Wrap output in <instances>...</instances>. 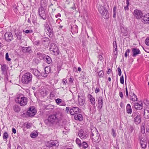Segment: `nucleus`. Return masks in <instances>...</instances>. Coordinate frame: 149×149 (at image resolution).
Wrapping results in <instances>:
<instances>
[{
  "label": "nucleus",
  "instance_id": "nucleus-29",
  "mask_svg": "<svg viewBox=\"0 0 149 149\" xmlns=\"http://www.w3.org/2000/svg\"><path fill=\"white\" fill-rule=\"evenodd\" d=\"M32 72L33 74L37 77H38L40 74L39 71L36 69H32Z\"/></svg>",
  "mask_w": 149,
  "mask_h": 149
},
{
  "label": "nucleus",
  "instance_id": "nucleus-24",
  "mask_svg": "<svg viewBox=\"0 0 149 149\" xmlns=\"http://www.w3.org/2000/svg\"><path fill=\"white\" fill-rule=\"evenodd\" d=\"M51 68L49 66H47L46 67L45 69V73L42 74V76L44 77H46L48 74L49 73L51 72Z\"/></svg>",
  "mask_w": 149,
  "mask_h": 149
},
{
  "label": "nucleus",
  "instance_id": "nucleus-13",
  "mask_svg": "<svg viewBox=\"0 0 149 149\" xmlns=\"http://www.w3.org/2000/svg\"><path fill=\"white\" fill-rule=\"evenodd\" d=\"M39 14L41 19L44 20L46 19V15L44 8L42 7L39 8Z\"/></svg>",
  "mask_w": 149,
  "mask_h": 149
},
{
  "label": "nucleus",
  "instance_id": "nucleus-7",
  "mask_svg": "<svg viewBox=\"0 0 149 149\" xmlns=\"http://www.w3.org/2000/svg\"><path fill=\"white\" fill-rule=\"evenodd\" d=\"M51 52H52L54 55H58L59 54L58 49L56 45L54 43H52L49 48Z\"/></svg>",
  "mask_w": 149,
  "mask_h": 149
},
{
  "label": "nucleus",
  "instance_id": "nucleus-4",
  "mask_svg": "<svg viewBox=\"0 0 149 149\" xmlns=\"http://www.w3.org/2000/svg\"><path fill=\"white\" fill-rule=\"evenodd\" d=\"M32 75L31 73L28 72L24 74L22 78L21 81L24 84H28L31 82L32 80Z\"/></svg>",
  "mask_w": 149,
  "mask_h": 149
},
{
  "label": "nucleus",
  "instance_id": "nucleus-9",
  "mask_svg": "<svg viewBox=\"0 0 149 149\" xmlns=\"http://www.w3.org/2000/svg\"><path fill=\"white\" fill-rule=\"evenodd\" d=\"M3 39L8 42H10L13 39V36L10 32H6L4 36Z\"/></svg>",
  "mask_w": 149,
  "mask_h": 149
},
{
  "label": "nucleus",
  "instance_id": "nucleus-14",
  "mask_svg": "<svg viewBox=\"0 0 149 149\" xmlns=\"http://www.w3.org/2000/svg\"><path fill=\"white\" fill-rule=\"evenodd\" d=\"M132 116L133 117H134V121L136 124H138L141 122V117L139 114L134 113H133Z\"/></svg>",
  "mask_w": 149,
  "mask_h": 149
},
{
  "label": "nucleus",
  "instance_id": "nucleus-48",
  "mask_svg": "<svg viewBox=\"0 0 149 149\" xmlns=\"http://www.w3.org/2000/svg\"><path fill=\"white\" fill-rule=\"evenodd\" d=\"M117 47H115V48H114V50L113 52V55H116H116L117 54Z\"/></svg>",
  "mask_w": 149,
  "mask_h": 149
},
{
  "label": "nucleus",
  "instance_id": "nucleus-55",
  "mask_svg": "<svg viewBox=\"0 0 149 149\" xmlns=\"http://www.w3.org/2000/svg\"><path fill=\"white\" fill-rule=\"evenodd\" d=\"M32 125L31 123H28L26 125V127L27 129H29L31 127Z\"/></svg>",
  "mask_w": 149,
  "mask_h": 149
},
{
  "label": "nucleus",
  "instance_id": "nucleus-20",
  "mask_svg": "<svg viewBox=\"0 0 149 149\" xmlns=\"http://www.w3.org/2000/svg\"><path fill=\"white\" fill-rule=\"evenodd\" d=\"M55 101L58 105L63 106H66L65 102L61 99L57 98L56 99Z\"/></svg>",
  "mask_w": 149,
  "mask_h": 149
},
{
  "label": "nucleus",
  "instance_id": "nucleus-8",
  "mask_svg": "<svg viewBox=\"0 0 149 149\" xmlns=\"http://www.w3.org/2000/svg\"><path fill=\"white\" fill-rule=\"evenodd\" d=\"M36 112V111L35 107H31L27 111L26 115L29 116H33L35 115Z\"/></svg>",
  "mask_w": 149,
  "mask_h": 149
},
{
  "label": "nucleus",
  "instance_id": "nucleus-63",
  "mask_svg": "<svg viewBox=\"0 0 149 149\" xmlns=\"http://www.w3.org/2000/svg\"><path fill=\"white\" fill-rule=\"evenodd\" d=\"M99 59L100 60V61H101L103 59L102 56L101 55H100L99 56Z\"/></svg>",
  "mask_w": 149,
  "mask_h": 149
},
{
  "label": "nucleus",
  "instance_id": "nucleus-39",
  "mask_svg": "<svg viewBox=\"0 0 149 149\" xmlns=\"http://www.w3.org/2000/svg\"><path fill=\"white\" fill-rule=\"evenodd\" d=\"M98 76L100 77H103L104 75L103 71L102 70H100L98 73Z\"/></svg>",
  "mask_w": 149,
  "mask_h": 149
},
{
  "label": "nucleus",
  "instance_id": "nucleus-41",
  "mask_svg": "<svg viewBox=\"0 0 149 149\" xmlns=\"http://www.w3.org/2000/svg\"><path fill=\"white\" fill-rule=\"evenodd\" d=\"M46 30H47V31H48V33L50 34V35H51V34L52 33V29L49 26L47 27L46 28Z\"/></svg>",
  "mask_w": 149,
  "mask_h": 149
},
{
  "label": "nucleus",
  "instance_id": "nucleus-3",
  "mask_svg": "<svg viewBox=\"0 0 149 149\" xmlns=\"http://www.w3.org/2000/svg\"><path fill=\"white\" fill-rule=\"evenodd\" d=\"M91 132L92 140L95 142H99L101 140V138L96 129L95 128L92 129Z\"/></svg>",
  "mask_w": 149,
  "mask_h": 149
},
{
  "label": "nucleus",
  "instance_id": "nucleus-1",
  "mask_svg": "<svg viewBox=\"0 0 149 149\" xmlns=\"http://www.w3.org/2000/svg\"><path fill=\"white\" fill-rule=\"evenodd\" d=\"M27 100L28 98L22 94L17 95L15 99V102L19 104L22 107L26 105L28 102Z\"/></svg>",
  "mask_w": 149,
  "mask_h": 149
},
{
  "label": "nucleus",
  "instance_id": "nucleus-57",
  "mask_svg": "<svg viewBox=\"0 0 149 149\" xmlns=\"http://www.w3.org/2000/svg\"><path fill=\"white\" fill-rule=\"evenodd\" d=\"M85 78L84 76L83 75H80V76L79 77V79L81 81H83Z\"/></svg>",
  "mask_w": 149,
  "mask_h": 149
},
{
  "label": "nucleus",
  "instance_id": "nucleus-64",
  "mask_svg": "<svg viewBox=\"0 0 149 149\" xmlns=\"http://www.w3.org/2000/svg\"><path fill=\"white\" fill-rule=\"evenodd\" d=\"M12 131L14 134H15L16 133V130L14 128H12Z\"/></svg>",
  "mask_w": 149,
  "mask_h": 149
},
{
  "label": "nucleus",
  "instance_id": "nucleus-15",
  "mask_svg": "<svg viewBox=\"0 0 149 149\" xmlns=\"http://www.w3.org/2000/svg\"><path fill=\"white\" fill-rule=\"evenodd\" d=\"M80 109L78 107H74L70 109V113L72 115L78 114L80 111Z\"/></svg>",
  "mask_w": 149,
  "mask_h": 149
},
{
  "label": "nucleus",
  "instance_id": "nucleus-23",
  "mask_svg": "<svg viewBox=\"0 0 149 149\" xmlns=\"http://www.w3.org/2000/svg\"><path fill=\"white\" fill-rule=\"evenodd\" d=\"M130 99L133 101H136L137 100V96L134 93L130 92Z\"/></svg>",
  "mask_w": 149,
  "mask_h": 149
},
{
  "label": "nucleus",
  "instance_id": "nucleus-36",
  "mask_svg": "<svg viewBox=\"0 0 149 149\" xmlns=\"http://www.w3.org/2000/svg\"><path fill=\"white\" fill-rule=\"evenodd\" d=\"M15 35L18 40H20L21 39V38L22 37V32H17L15 33Z\"/></svg>",
  "mask_w": 149,
  "mask_h": 149
},
{
  "label": "nucleus",
  "instance_id": "nucleus-54",
  "mask_svg": "<svg viewBox=\"0 0 149 149\" xmlns=\"http://www.w3.org/2000/svg\"><path fill=\"white\" fill-rule=\"evenodd\" d=\"M130 52V49H127L125 53V57H127V53H129Z\"/></svg>",
  "mask_w": 149,
  "mask_h": 149
},
{
  "label": "nucleus",
  "instance_id": "nucleus-26",
  "mask_svg": "<svg viewBox=\"0 0 149 149\" xmlns=\"http://www.w3.org/2000/svg\"><path fill=\"white\" fill-rule=\"evenodd\" d=\"M1 69L2 74H5L7 72L8 67L6 65H1Z\"/></svg>",
  "mask_w": 149,
  "mask_h": 149
},
{
  "label": "nucleus",
  "instance_id": "nucleus-11",
  "mask_svg": "<svg viewBox=\"0 0 149 149\" xmlns=\"http://www.w3.org/2000/svg\"><path fill=\"white\" fill-rule=\"evenodd\" d=\"M45 145L47 147H49L56 146L59 145V143L57 141L51 140L46 142Z\"/></svg>",
  "mask_w": 149,
  "mask_h": 149
},
{
  "label": "nucleus",
  "instance_id": "nucleus-25",
  "mask_svg": "<svg viewBox=\"0 0 149 149\" xmlns=\"http://www.w3.org/2000/svg\"><path fill=\"white\" fill-rule=\"evenodd\" d=\"M98 108L100 111L102 108L103 105V99L101 97H99L98 99Z\"/></svg>",
  "mask_w": 149,
  "mask_h": 149
},
{
  "label": "nucleus",
  "instance_id": "nucleus-34",
  "mask_svg": "<svg viewBox=\"0 0 149 149\" xmlns=\"http://www.w3.org/2000/svg\"><path fill=\"white\" fill-rule=\"evenodd\" d=\"M144 116L146 119L149 118V110H145L144 111Z\"/></svg>",
  "mask_w": 149,
  "mask_h": 149
},
{
  "label": "nucleus",
  "instance_id": "nucleus-46",
  "mask_svg": "<svg viewBox=\"0 0 149 149\" xmlns=\"http://www.w3.org/2000/svg\"><path fill=\"white\" fill-rule=\"evenodd\" d=\"M83 147L84 148H86L88 147V145L87 143L85 142H83L82 143Z\"/></svg>",
  "mask_w": 149,
  "mask_h": 149
},
{
  "label": "nucleus",
  "instance_id": "nucleus-50",
  "mask_svg": "<svg viewBox=\"0 0 149 149\" xmlns=\"http://www.w3.org/2000/svg\"><path fill=\"white\" fill-rule=\"evenodd\" d=\"M6 58L7 60L8 61H10L11 60L10 58H9L8 54V53H7L6 54Z\"/></svg>",
  "mask_w": 149,
  "mask_h": 149
},
{
  "label": "nucleus",
  "instance_id": "nucleus-28",
  "mask_svg": "<svg viewBox=\"0 0 149 149\" xmlns=\"http://www.w3.org/2000/svg\"><path fill=\"white\" fill-rule=\"evenodd\" d=\"M88 97L90 100V102L92 104L95 105V98L90 94L88 95Z\"/></svg>",
  "mask_w": 149,
  "mask_h": 149
},
{
  "label": "nucleus",
  "instance_id": "nucleus-16",
  "mask_svg": "<svg viewBox=\"0 0 149 149\" xmlns=\"http://www.w3.org/2000/svg\"><path fill=\"white\" fill-rule=\"evenodd\" d=\"M31 20L32 23L34 24H35V23H36L37 20L36 15H31L30 18H29L28 20V22L30 24H31Z\"/></svg>",
  "mask_w": 149,
  "mask_h": 149
},
{
  "label": "nucleus",
  "instance_id": "nucleus-5",
  "mask_svg": "<svg viewBox=\"0 0 149 149\" xmlns=\"http://www.w3.org/2000/svg\"><path fill=\"white\" fill-rule=\"evenodd\" d=\"M98 11L105 19H107L109 17V14L107 10L102 6H100L98 8Z\"/></svg>",
  "mask_w": 149,
  "mask_h": 149
},
{
  "label": "nucleus",
  "instance_id": "nucleus-33",
  "mask_svg": "<svg viewBox=\"0 0 149 149\" xmlns=\"http://www.w3.org/2000/svg\"><path fill=\"white\" fill-rule=\"evenodd\" d=\"M38 133L37 131H33L30 134V136L31 138H34L38 136Z\"/></svg>",
  "mask_w": 149,
  "mask_h": 149
},
{
  "label": "nucleus",
  "instance_id": "nucleus-31",
  "mask_svg": "<svg viewBox=\"0 0 149 149\" xmlns=\"http://www.w3.org/2000/svg\"><path fill=\"white\" fill-rule=\"evenodd\" d=\"M127 112L128 114H131L132 112V110L131 106L130 104H127L126 106Z\"/></svg>",
  "mask_w": 149,
  "mask_h": 149
},
{
  "label": "nucleus",
  "instance_id": "nucleus-18",
  "mask_svg": "<svg viewBox=\"0 0 149 149\" xmlns=\"http://www.w3.org/2000/svg\"><path fill=\"white\" fill-rule=\"evenodd\" d=\"M121 35L126 36L128 34L127 28L122 26L120 28Z\"/></svg>",
  "mask_w": 149,
  "mask_h": 149
},
{
  "label": "nucleus",
  "instance_id": "nucleus-44",
  "mask_svg": "<svg viewBox=\"0 0 149 149\" xmlns=\"http://www.w3.org/2000/svg\"><path fill=\"white\" fill-rule=\"evenodd\" d=\"M8 133L6 132H5L4 133L3 136V139H7L8 138Z\"/></svg>",
  "mask_w": 149,
  "mask_h": 149
},
{
  "label": "nucleus",
  "instance_id": "nucleus-51",
  "mask_svg": "<svg viewBox=\"0 0 149 149\" xmlns=\"http://www.w3.org/2000/svg\"><path fill=\"white\" fill-rule=\"evenodd\" d=\"M25 33H32L33 32V31L31 30H26L25 31H23Z\"/></svg>",
  "mask_w": 149,
  "mask_h": 149
},
{
  "label": "nucleus",
  "instance_id": "nucleus-43",
  "mask_svg": "<svg viewBox=\"0 0 149 149\" xmlns=\"http://www.w3.org/2000/svg\"><path fill=\"white\" fill-rule=\"evenodd\" d=\"M129 132L130 133H132L134 131V127L133 126H130L129 130Z\"/></svg>",
  "mask_w": 149,
  "mask_h": 149
},
{
  "label": "nucleus",
  "instance_id": "nucleus-53",
  "mask_svg": "<svg viewBox=\"0 0 149 149\" xmlns=\"http://www.w3.org/2000/svg\"><path fill=\"white\" fill-rule=\"evenodd\" d=\"M118 75L119 76H121V71L120 68L118 67Z\"/></svg>",
  "mask_w": 149,
  "mask_h": 149
},
{
  "label": "nucleus",
  "instance_id": "nucleus-42",
  "mask_svg": "<svg viewBox=\"0 0 149 149\" xmlns=\"http://www.w3.org/2000/svg\"><path fill=\"white\" fill-rule=\"evenodd\" d=\"M76 143L79 146H80L81 145V142L80 140L78 139L77 138L76 140Z\"/></svg>",
  "mask_w": 149,
  "mask_h": 149
},
{
  "label": "nucleus",
  "instance_id": "nucleus-19",
  "mask_svg": "<svg viewBox=\"0 0 149 149\" xmlns=\"http://www.w3.org/2000/svg\"><path fill=\"white\" fill-rule=\"evenodd\" d=\"M132 56L133 57H135L136 56L140 54L141 52L140 50L138 48H134L132 49Z\"/></svg>",
  "mask_w": 149,
  "mask_h": 149
},
{
  "label": "nucleus",
  "instance_id": "nucleus-60",
  "mask_svg": "<svg viewBox=\"0 0 149 149\" xmlns=\"http://www.w3.org/2000/svg\"><path fill=\"white\" fill-rule=\"evenodd\" d=\"M113 48L117 47V45L116 42V41H114L113 42Z\"/></svg>",
  "mask_w": 149,
  "mask_h": 149
},
{
  "label": "nucleus",
  "instance_id": "nucleus-32",
  "mask_svg": "<svg viewBox=\"0 0 149 149\" xmlns=\"http://www.w3.org/2000/svg\"><path fill=\"white\" fill-rule=\"evenodd\" d=\"M13 109L16 112H19L20 110V107L17 105H15L13 106Z\"/></svg>",
  "mask_w": 149,
  "mask_h": 149
},
{
  "label": "nucleus",
  "instance_id": "nucleus-37",
  "mask_svg": "<svg viewBox=\"0 0 149 149\" xmlns=\"http://www.w3.org/2000/svg\"><path fill=\"white\" fill-rule=\"evenodd\" d=\"M72 31H73L74 33H77L78 32V27L76 25L73 26L72 27Z\"/></svg>",
  "mask_w": 149,
  "mask_h": 149
},
{
  "label": "nucleus",
  "instance_id": "nucleus-30",
  "mask_svg": "<svg viewBox=\"0 0 149 149\" xmlns=\"http://www.w3.org/2000/svg\"><path fill=\"white\" fill-rule=\"evenodd\" d=\"M74 118L76 120H83V118L82 115L81 114H78L74 116Z\"/></svg>",
  "mask_w": 149,
  "mask_h": 149
},
{
  "label": "nucleus",
  "instance_id": "nucleus-49",
  "mask_svg": "<svg viewBox=\"0 0 149 149\" xmlns=\"http://www.w3.org/2000/svg\"><path fill=\"white\" fill-rule=\"evenodd\" d=\"M126 3L127 5L126 6H125L124 8L125 10H128L129 9L128 6L129 5V2L128 0H126Z\"/></svg>",
  "mask_w": 149,
  "mask_h": 149
},
{
  "label": "nucleus",
  "instance_id": "nucleus-59",
  "mask_svg": "<svg viewBox=\"0 0 149 149\" xmlns=\"http://www.w3.org/2000/svg\"><path fill=\"white\" fill-rule=\"evenodd\" d=\"M70 107H67L66 108L65 111L67 113H69V111H70Z\"/></svg>",
  "mask_w": 149,
  "mask_h": 149
},
{
  "label": "nucleus",
  "instance_id": "nucleus-22",
  "mask_svg": "<svg viewBox=\"0 0 149 149\" xmlns=\"http://www.w3.org/2000/svg\"><path fill=\"white\" fill-rule=\"evenodd\" d=\"M143 104L142 102H140L134 104V107L137 110H140L142 108Z\"/></svg>",
  "mask_w": 149,
  "mask_h": 149
},
{
  "label": "nucleus",
  "instance_id": "nucleus-61",
  "mask_svg": "<svg viewBox=\"0 0 149 149\" xmlns=\"http://www.w3.org/2000/svg\"><path fill=\"white\" fill-rule=\"evenodd\" d=\"M67 81L66 79H63V83L64 85H65L66 84V83H67Z\"/></svg>",
  "mask_w": 149,
  "mask_h": 149
},
{
  "label": "nucleus",
  "instance_id": "nucleus-47",
  "mask_svg": "<svg viewBox=\"0 0 149 149\" xmlns=\"http://www.w3.org/2000/svg\"><path fill=\"white\" fill-rule=\"evenodd\" d=\"M120 83L123 84L124 83V80L123 75H122L120 78Z\"/></svg>",
  "mask_w": 149,
  "mask_h": 149
},
{
  "label": "nucleus",
  "instance_id": "nucleus-21",
  "mask_svg": "<svg viewBox=\"0 0 149 149\" xmlns=\"http://www.w3.org/2000/svg\"><path fill=\"white\" fill-rule=\"evenodd\" d=\"M142 20L144 24H149V13L144 15Z\"/></svg>",
  "mask_w": 149,
  "mask_h": 149
},
{
  "label": "nucleus",
  "instance_id": "nucleus-40",
  "mask_svg": "<svg viewBox=\"0 0 149 149\" xmlns=\"http://www.w3.org/2000/svg\"><path fill=\"white\" fill-rule=\"evenodd\" d=\"M30 51L29 48H28L26 47H24L22 49V51L24 52H30Z\"/></svg>",
  "mask_w": 149,
  "mask_h": 149
},
{
  "label": "nucleus",
  "instance_id": "nucleus-27",
  "mask_svg": "<svg viewBox=\"0 0 149 149\" xmlns=\"http://www.w3.org/2000/svg\"><path fill=\"white\" fill-rule=\"evenodd\" d=\"M43 60L46 61L48 64H50L52 62L51 58L47 55H45L43 56Z\"/></svg>",
  "mask_w": 149,
  "mask_h": 149
},
{
  "label": "nucleus",
  "instance_id": "nucleus-52",
  "mask_svg": "<svg viewBox=\"0 0 149 149\" xmlns=\"http://www.w3.org/2000/svg\"><path fill=\"white\" fill-rule=\"evenodd\" d=\"M33 44L36 45H40L41 44L39 40H36L33 42Z\"/></svg>",
  "mask_w": 149,
  "mask_h": 149
},
{
  "label": "nucleus",
  "instance_id": "nucleus-2",
  "mask_svg": "<svg viewBox=\"0 0 149 149\" xmlns=\"http://www.w3.org/2000/svg\"><path fill=\"white\" fill-rule=\"evenodd\" d=\"M62 115V113L60 112L51 115L48 118V121L52 124H55L61 119Z\"/></svg>",
  "mask_w": 149,
  "mask_h": 149
},
{
  "label": "nucleus",
  "instance_id": "nucleus-17",
  "mask_svg": "<svg viewBox=\"0 0 149 149\" xmlns=\"http://www.w3.org/2000/svg\"><path fill=\"white\" fill-rule=\"evenodd\" d=\"M78 104L80 106H83L85 104V100L84 97L82 96L78 95Z\"/></svg>",
  "mask_w": 149,
  "mask_h": 149
},
{
  "label": "nucleus",
  "instance_id": "nucleus-45",
  "mask_svg": "<svg viewBox=\"0 0 149 149\" xmlns=\"http://www.w3.org/2000/svg\"><path fill=\"white\" fill-rule=\"evenodd\" d=\"M112 133L111 134L112 135V136L114 137H115L116 136V132L114 130V129L113 128H112L111 129Z\"/></svg>",
  "mask_w": 149,
  "mask_h": 149
},
{
  "label": "nucleus",
  "instance_id": "nucleus-35",
  "mask_svg": "<svg viewBox=\"0 0 149 149\" xmlns=\"http://www.w3.org/2000/svg\"><path fill=\"white\" fill-rule=\"evenodd\" d=\"M40 93L41 95L43 97L47 96L49 94L48 92L45 90L41 91Z\"/></svg>",
  "mask_w": 149,
  "mask_h": 149
},
{
  "label": "nucleus",
  "instance_id": "nucleus-6",
  "mask_svg": "<svg viewBox=\"0 0 149 149\" xmlns=\"http://www.w3.org/2000/svg\"><path fill=\"white\" fill-rule=\"evenodd\" d=\"M139 140L142 148H145L147 146V142L144 138V135L143 134H140L139 136Z\"/></svg>",
  "mask_w": 149,
  "mask_h": 149
},
{
  "label": "nucleus",
  "instance_id": "nucleus-10",
  "mask_svg": "<svg viewBox=\"0 0 149 149\" xmlns=\"http://www.w3.org/2000/svg\"><path fill=\"white\" fill-rule=\"evenodd\" d=\"M133 15L136 19H139L142 17L143 13L140 10L136 9L134 11Z\"/></svg>",
  "mask_w": 149,
  "mask_h": 149
},
{
  "label": "nucleus",
  "instance_id": "nucleus-12",
  "mask_svg": "<svg viewBox=\"0 0 149 149\" xmlns=\"http://www.w3.org/2000/svg\"><path fill=\"white\" fill-rule=\"evenodd\" d=\"M79 135L80 138L82 139H85L88 137V134L86 132L82 130L79 131Z\"/></svg>",
  "mask_w": 149,
  "mask_h": 149
},
{
  "label": "nucleus",
  "instance_id": "nucleus-62",
  "mask_svg": "<svg viewBox=\"0 0 149 149\" xmlns=\"http://www.w3.org/2000/svg\"><path fill=\"white\" fill-rule=\"evenodd\" d=\"M100 89L98 88H96L95 91V93H97L100 91Z\"/></svg>",
  "mask_w": 149,
  "mask_h": 149
},
{
  "label": "nucleus",
  "instance_id": "nucleus-56",
  "mask_svg": "<svg viewBox=\"0 0 149 149\" xmlns=\"http://www.w3.org/2000/svg\"><path fill=\"white\" fill-rule=\"evenodd\" d=\"M145 42L146 45L149 46V38H147L146 39Z\"/></svg>",
  "mask_w": 149,
  "mask_h": 149
},
{
  "label": "nucleus",
  "instance_id": "nucleus-58",
  "mask_svg": "<svg viewBox=\"0 0 149 149\" xmlns=\"http://www.w3.org/2000/svg\"><path fill=\"white\" fill-rule=\"evenodd\" d=\"M145 130L144 127H142L141 129V132L142 134H139V135L140 134H144L145 133Z\"/></svg>",
  "mask_w": 149,
  "mask_h": 149
},
{
  "label": "nucleus",
  "instance_id": "nucleus-38",
  "mask_svg": "<svg viewBox=\"0 0 149 149\" xmlns=\"http://www.w3.org/2000/svg\"><path fill=\"white\" fill-rule=\"evenodd\" d=\"M45 55L43 54L40 52H38L37 53L36 56L38 57L40 59H43V56Z\"/></svg>",
  "mask_w": 149,
  "mask_h": 149
}]
</instances>
